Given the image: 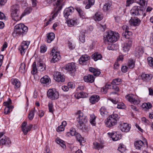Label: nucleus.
Wrapping results in <instances>:
<instances>
[{"label":"nucleus","mask_w":153,"mask_h":153,"mask_svg":"<svg viewBox=\"0 0 153 153\" xmlns=\"http://www.w3.org/2000/svg\"><path fill=\"white\" fill-rule=\"evenodd\" d=\"M119 38V34L115 33L111 30L106 31L104 36V42L106 44H109V43L114 42L117 41Z\"/></svg>","instance_id":"obj_1"},{"label":"nucleus","mask_w":153,"mask_h":153,"mask_svg":"<svg viewBox=\"0 0 153 153\" xmlns=\"http://www.w3.org/2000/svg\"><path fill=\"white\" fill-rule=\"evenodd\" d=\"M28 31V27L23 24L20 23L16 25L13 33V36L16 37L21 34L22 35L26 34Z\"/></svg>","instance_id":"obj_2"},{"label":"nucleus","mask_w":153,"mask_h":153,"mask_svg":"<svg viewBox=\"0 0 153 153\" xmlns=\"http://www.w3.org/2000/svg\"><path fill=\"white\" fill-rule=\"evenodd\" d=\"M119 119L118 114L113 113L108 116L105 120V123L106 126L108 128L112 127L117 124Z\"/></svg>","instance_id":"obj_3"},{"label":"nucleus","mask_w":153,"mask_h":153,"mask_svg":"<svg viewBox=\"0 0 153 153\" xmlns=\"http://www.w3.org/2000/svg\"><path fill=\"white\" fill-rule=\"evenodd\" d=\"M119 119L118 114L113 113L108 116L105 120V123L106 126L108 128L112 127L117 124Z\"/></svg>","instance_id":"obj_4"},{"label":"nucleus","mask_w":153,"mask_h":153,"mask_svg":"<svg viewBox=\"0 0 153 153\" xmlns=\"http://www.w3.org/2000/svg\"><path fill=\"white\" fill-rule=\"evenodd\" d=\"M36 63L34 62L32 65V74H36L37 70L42 71L45 69V67L44 65L43 62L41 61L37 62V68L36 66Z\"/></svg>","instance_id":"obj_5"},{"label":"nucleus","mask_w":153,"mask_h":153,"mask_svg":"<svg viewBox=\"0 0 153 153\" xmlns=\"http://www.w3.org/2000/svg\"><path fill=\"white\" fill-rule=\"evenodd\" d=\"M76 116L77 121L80 126L87 122V117L84 115L81 111L77 112Z\"/></svg>","instance_id":"obj_6"},{"label":"nucleus","mask_w":153,"mask_h":153,"mask_svg":"<svg viewBox=\"0 0 153 153\" xmlns=\"http://www.w3.org/2000/svg\"><path fill=\"white\" fill-rule=\"evenodd\" d=\"M47 96L51 100H55L58 98L59 94L56 90L50 89L47 91Z\"/></svg>","instance_id":"obj_7"},{"label":"nucleus","mask_w":153,"mask_h":153,"mask_svg":"<svg viewBox=\"0 0 153 153\" xmlns=\"http://www.w3.org/2000/svg\"><path fill=\"white\" fill-rule=\"evenodd\" d=\"M143 9L140 6H134L130 11V13L133 16H138L143 13Z\"/></svg>","instance_id":"obj_8"},{"label":"nucleus","mask_w":153,"mask_h":153,"mask_svg":"<svg viewBox=\"0 0 153 153\" xmlns=\"http://www.w3.org/2000/svg\"><path fill=\"white\" fill-rule=\"evenodd\" d=\"M135 97L134 94H131L127 95L125 98L128 101L134 105H137L140 103V101L139 99H136Z\"/></svg>","instance_id":"obj_9"},{"label":"nucleus","mask_w":153,"mask_h":153,"mask_svg":"<svg viewBox=\"0 0 153 153\" xmlns=\"http://www.w3.org/2000/svg\"><path fill=\"white\" fill-rule=\"evenodd\" d=\"M50 54L53 56L51 60V62H52L55 63L60 59L59 53L56 50L55 48L52 49Z\"/></svg>","instance_id":"obj_10"},{"label":"nucleus","mask_w":153,"mask_h":153,"mask_svg":"<svg viewBox=\"0 0 153 153\" xmlns=\"http://www.w3.org/2000/svg\"><path fill=\"white\" fill-rule=\"evenodd\" d=\"M134 144L136 149H143L147 148L148 146L147 143L146 141H145L144 142L140 140L137 141Z\"/></svg>","instance_id":"obj_11"},{"label":"nucleus","mask_w":153,"mask_h":153,"mask_svg":"<svg viewBox=\"0 0 153 153\" xmlns=\"http://www.w3.org/2000/svg\"><path fill=\"white\" fill-rule=\"evenodd\" d=\"M27 123L24 122L22 125V131L25 135H26L27 133L30 131L32 128L33 125L32 124H30L29 126H27Z\"/></svg>","instance_id":"obj_12"},{"label":"nucleus","mask_w":153,"mask_h":153,"mask_svg":"<svg viewBox=\"0 0 153 153\" xmlns=\"http://www.w3.org/2000/svg\"><path fill=\"white\" fill-rule=\"evenodd\" d=\"M76 66L75 63L73 62L68 63L65 66V69L68 71H69L71 73L73 74L76 70Z\"/></svg>","instance_id":"obj_13"},{"label":"nucleus","mask_w":153,"mask_h":153,"mask_svg":"<svg viewBox=\"0 0 153 153\" xmlns=\"http://www.w3.org/2000/svg\"><path fill=\"white\" fill-rule=\"evenodd\" d=\"M29 44L25 41H23L21 43L20 46L19 48V50L22 55H23L25 51L27 48Z\"/></svg>","instance_id":"obj_14"},{"label":"nucleus","mask_w":153,"mask_h":153,"mask_svg":"<svg viewBox=\"0 0 153 153\" xmlns=\"http://www.w3.org/2000/svg\"><path fill=\"white\" fill-rule=\"evenodd\" d=\"M54 79L57 82H63L65 81V77L63 75L59 72H56L54 75Z\"/></svg>","instance_id":"obj_15"},{"label":"nucleus","mask_w":153,"mask_h":153,"mask_svg":"<svg viewBox=\"0 0 153 153\" xmlns=\"http://www.w3.org/2000/svg\"><path fill=\"white\" fill-rule=\"evenodd\" d=\"M90 58V57L87 55H82L79 59V63L82 65H86Z\"/></svg>","instance_id":"obj_16"},{"label":"nucleus","mask_w":153,"mask_h":153,"mask_svg":"<svg viewBox=\"0 0 153 153\" xmlns=\"http://www.w3.org/2000/svg\"><path fill=\"white\" fill-rule=\"evenodd\" d=\"M143 53V49L142 47L137 46L135 49L134 55L136 57L140 58Z\"/></svg>","instance_id":"obj_17"},{"label":"nucleus","mask_w":153,"mask_h":153,"mask_svg":"<svg viewBox=\"0 0 153 153\" xmlns=\"http://www.w3.org/2000/svg\"><path fill=\"white\" fill-rule=\"evenodd\" d=\"M74 11V8L72 7H70L66 8L64 11V17L67 18L68 17L71 15Z\"/></svg>","instance_id":"obj_18"},{"label":"nucleus","mask_w":153,"mask_h":153,"mask_svg":"<svg viewBox=\"0 0 153 153\" xmlns=\"http://www.w3.org/2000/svg\"><path fill=\"white\" fill-rule=\"evenodd\" d=\"M130 127L127 123L121 122L120 124V128L123 132H128L130 129Z\"/></svg>","instance_id":"obj_19"},{"label":"nucleus","mask_w":153,"mask_h":153,"mask_svg":"<svg viewBox=\"0 0 153 153\" xmlns=\"http://www.w3.org/2000/svg\"><path fill=\"white\" fill-rule=\"evenodd\" d=\"M108 134L110 136L114 141H117L121 139V135L120 134H117V132L114 133L109 132Z\"/></svg>","instance_id":"obj_20"},{"label":"nucleus","mask_w":153,"mask_h":153,"mask_svg":"<svg viewBox=\"0 0 153 153\" xmlns=\"http://www.w3.org/2000/svg\"><path fill=\"white\" fill-rule=\"evenodd\" d=\"M140 21L137 17H132L129 20V22L131 25L136 26L138 25Z\"/></svg>","instance_id":"obj_21"},{"label":"nucleus","mask_w":153,"mask_h":153,"mask_svg":"<svg viewBox=\"0 0 153 153\" xmlns=\"http://www.w3.org/2000/svg\"><path fill=\"white\" fill-rule=\"evenodd\" d=\"M152 75L151 74H146L143 73L141 75L142 79L145 81L148 82L151 80L152 78Z\"/></svg>","instance_id":"obj_22"},{"label":"nucleus","mask_w":153,"mask_h":153,"mask_svg":"<svg viewBox=\"0 0 153 153\" xmlns=\"http://www.w3.org/2000/svg\"><path fill=\"white\" fill-rule=\"evenodd\" d=\"M40 82L43 84L48 85L51 82V80L48 76L45 75L41 79Z\"/></svg>","instance_id":"obj_23"},{"label":"nucleus","mask_w":153,"mask_h":153,"mask_svg":"<svg viewBox=\"0 0 153 153\" xmlns=\"http://www.w3.org/2000/svg\"><path fill=\"white\" fill-rule=\"evenodd\" d=\"M67 22L68 25L70 27L77 25L78 23L77 19L76 18L68 19Z\"/></svg>","instance_id":"obj_24"},{"label":"nucleus","mask_w":153,"mask_h":153,"mask_svg":"<svg viewBox=\"0 0 153 153\" xmlns=\"http://www.w3.org/2000/svg\"><path fill=\"white\" fill-rule=\"evenodd\" d=\"M64 0H56V7L55 10L56 11L60 10L62 7V6L64 5Z\"/></svg>","instance_id":"obj_25"},{"label":"nucleus","mask_w":153,"mask_h":153,"mask_svg":"<svg viewBox=\"0 0 153 153\" xmlns=\"http://www.w3.org/2000/svg\"><path fill=\"white\" fill-rule=\"evenodd\" d=\"M11 81L12 84L14 85L15 89H18L21 86L20 82L18 79H12Z\"/></svg>","instance_id":"obj_26"},{"label":"nucleus","mask_w":153,"mask_h":153,"mask_svg":"<svg viewBox=\"0 0 153 153\" xmlns=\"http://www.w3.org/2000/svg\"><path fill=\"white\" fill-rule=\"evenodd\" d=\"M0 143L1 145H10L11 144V141L10 139L9 138L6 137L2 138L0 140Z\"/></svg>","instance_id":"obj_27"},{"label":"nucleus","mask_w":153,"mask_h":153,"mask_svg":"<svg viewBox=\"0 0 153 153\" xmlns=\"http://www.w3.org/2000/svg\"><path fill=\"white\" fill-rule=\"evenodd\" d=\"M84 79L85 82L92 83L94 80V78L92 75L89 74L84 76Z\"/></svg>","instance_id":"obj_28"},{"label":"nucleus","mask_w":153,"mask_h":153,"mask_svg":"<svg viewBox=\"0 0 153 153\" xmlns=\"http://www.w3.org/2000/svg\"><path fill=\"white\" fill-rule=\"evenodd\" d=\"M100 99V97L98 95H93L90 97L89 100L90 102L93 104L96 102H97Z\"/></svg>","instance_id":"obj_29"},{"label":"nucleus","mask_w":153,"mask_h":153,"mask_svg":"<svg viewBox=\"0 0 153 153\" xmlns=\"http://www.w3.org/2000/svg\"><path fill=\"white\" fill-rule=\"evenodd\" d=\"M88 94L87 93L84 92L83 91H81L78 93H76L75 94V96L76 99H79L81 98H84L87 97L88 96Z\"/></svg>","instance_id":"obj_30"},{"label":"nucleus","mask_w":153,"mask_h":153,"mask_svg":"<svg viewBox=\"0 0 153 153\" xmlns=\"http://www.w3.org/2000/svg\"><path fill=\"white\" fill-rule=\"evenodd\" d=\"M55 36L53 33H51L47 34V42L48 43H51L55 38Z\"/></svg>","instance_id":"obj_31"},{"label":"nucleus","mask_w":153,"mask_h":153,"mask_svg":"<svg viewBox=\"0 0 153 153\" xmlns=\"http://www.w3.org/2000/svg\"><path fill=\"white\" fill-rule=\"evenodd\" d=\"M17 12L18 13H19V6L16 5L13 6L12 8L11 15L13 16L14 14L17 13Z\"/></svg>","instance_id":"obj_32"},{"label":"nucleus","mask_w":153,"mask_h":153,"mask_svg":"<svg viewBox=\"0 0 153 153\" xmlns=\"http://www.w3.org/2000/svg\"><path fill=\"white\" fill-rule=\"evenodd\" d=\"M12 19L16 21H18L20 20L22 18V15L21 16L19 15V13L17 12L15 14H14L13 16L11 15Z\"/></svg>","instance_id":"obj_33"},{"label":"nucleus","mask_w":153,"mask_h":153,"mask_svg":"<svg viewBox=\"0 0 153 153\" xmlns=\"http://www.w3.org/2000/svg\"><path fill=\"white\" fill-rule=\"evenodd\" d=\"M92 58L95 61L100 59L102 58L101 55L98 53H95L92 55Z\"/></svg>","instance_id":"obj_34"},{"label":"nucleus","mask_w":153,"mask_h":153,"mask_svg":"<svg viewBox=\"0 0 153 153\" xmlns=\"http://www.w3.org/2000/svg\"><path fill=\"white\" fill-rule=\"evenodd\" d=\"M56 141L57 144H59L63 148H66V146L65 144V142L63 140L59 138H57L56 140Z\"/></svg>","instance_id":"obj_35"},{"label":"nucleus","mask_w":153,"mask_h":153,"mask_svg":"<svg viewBox=\"0 0 153 153\" xmlns=\"http://www.w3.org/2000/svg\"><path fill=\"white\" fill-rule=\"evenodd\" d=\"M152 106L151 104L149 102L143 103L142 105V108L145 110L151 108Z\"/></svg>","instance_id":"obj_36"},{"label":"nucleus","mask_w":153,"mask_h":153,"mask_svg":"<svg viewBox=\"0 0 153 153\" xmlns=\"http://www.w3.org/2000/svg\"><path fill=\"white\" fill-rule=\"evenodd\" d=\"M128 66L130 68H133L135 66V61L132 59H129L128 62Z\"/></svg>","instance_id":"obj_37"},{"label":"nucleus","mask_w":153,"mask_h":153,"mask_svg":"<svg viewBox=\"0 0 153 153\" xmlns=\"http://www.w3.org/2000/svg\"><path fill=\"white\" fill-rule=\"evenodd\" d=\"M76 137L77 141L80 143H84L85 142L84 138L79 133L76 134Z\"/></svg>","instance_id":"obj_38"},{"label":"nucleus","mask_w":153,"mask_h":153,"mask_svg":"<svg viewBox=\"0 0 153 153\" xmlns=\"http://www.w3.org/2000/svg\"><path fill=\"white\" fill-rule=\"evenodd\" d=\"M102 18L103 17L102 15L97 13L95 14L94 17V20L96 21H101L102 19Z\"/></svg>","instance_id":"obj_39"},{"label":"nucleus","mask_w":153,"mask_h":153,"mask_svg":"<svg viewBox=\"0 0 153 153\" xmlns=\"http://www.w3.org/2000/svg\"><path fill=\"white\" fill-rule=\"evenodd\" d=\"M132 35V32L128 30L123 33V36L128 39H130V37Z\"/></svg>","instance_id":"obj_40"},{"label":"nucleus","mask_w":153,"mask_h":153,"mask_svg":"<svg viewBox=\"0 0 153 153\" xmlns=\"http://www.w3.org/2000/svg\"><path fill=\"white\" fill-rule=\"evenodd\" d=\"M121 79H115L113 80L111 82V84L114 85H118L121 84Z\"/></svg>","instance_id":"obj_41"},{"label":"nucleus","mask_w":153,"mask_h":153,"mask_svg":"<svg viewBox=\"0 0 153 153\" xmlns=\"http://www.w3.org/2000/svg\"><path fill=\"white\" fill-rule=\"evenodd\" d=\"M87 3V4L85 7V8L86 9H89L94 4V0H88Z\"/></svg>","instance_id":"obj_42"},{"label":"nucleus","mask_w":153,"mask_h":153,"mask_svg":"<svg viewBox=\"0 0 153 153\" xmlns=\"http://www.w3.org/2000/svg\"><path fill=\"white\" fill-rule=\"evenodd\" d=\"M96 117L94 114H92L90 115V123L93 125H94L95 124Z\"/></svg>","instance_id":"obj_43"},{"label":"nucleus","mask_w":153,"mask_h":153,"mask_svg":"<svg viewBox=\"0 0 153 153\" xmlns=\"http://www.w3.org/2000/svg\"><path fill=\"white\" fill-rule=\"evenodd\" d=\"M76 132L75 129L74 128H72L70 130V132H68L67 133L66 135L68 136H69L70 135H71L72 136L75 135L76 134Z\"/></svg>","instance_id":"obj_44"},{"label":"nucleus","mask_w":153,"mask_h":153,"mask_svg":"<svg viewBox=\"0 0 153 153\" xmlns=\"http://www.w3.org/2000/svg\"><path fill=\"white\" fill-rule=\"evenodd\" d=\"M25 65L24 63H21L19 69V71L21 73H24L25 71Z\"/></svg>","instance_id":"obj_45"},{"label":"nucleus","mask_w":153,"mask_h":153,"mask_svg":"<svg viewBox=\"0 0 153 153\" xmlns=\"http://www.w3.org/2000/svg\"><path fill=\"white\" fill-rule=\"evenodd\" d=\"M75 9L78 12L80 17H82L84 16L85 13L80 7H76Z\"/></svg>","instance_id":"obj_46"},{"label":"nucleus","mask_w":153,"mask_h":153,"mask_svg":"<svg viewBox=\"0 0 153 153\" xmlns=\"http://www.w3.org/2000/svg\"><path fill=\"white\" fill-rule=\"evenodd\" d=\"M85 32H82L80 34L79 37V41L82 43L85 41Z\"/></svg>","instance_id":"obj_47"},{"label":"nucleus","mask_w":153,"mask_h":153,"mask_svg":"<svg viewBox=\"0 0 153 153\" xmlns=\"http://www.w3.org/2000/svg\"><path fill=\"white\" fill-rule=\"evenodd\" d=\"M118 150L122 153H123L126 150L125 146L123 144H120L118 148Z\"/></svg>","instance_id":"obj_48"},{"label":"nucleus","mask_w":153,"mask_h":153,"mask_svg":"<svg viewBox=\"0 0 153 153\" xmlns=\"http://www.w3.org/2000/svg\"><path fill=\"white\" fill-rule=\"evenodd\" d=\"M147 60L149 66L153 68V58L149 56L148 57Z\"/></svg>","instance_id":"obj_49"},{"label":"nucleus","mask_w":153,"mask_h":153,"mask_svg":"<svg viewBox=\"0 0 153 153\" xmlns=\"http://www.w3.org/2000/svg\"><path fill=\"white\" fill-rule=\"evenodd\" d=\"M32 9L31 8H27L25 10L24 12L22 13V17L26 14L29 13L31 11Z\"/></svg>","instance_id":"obj_50"},{"label":"nucleus","mask_w":153,"mask_h":153,"mask_svg":"<svg viewBox=\"0 0 153 153\" xmlns=\"http://www.w3.org/2000/svg\"><path fill=\"white\" fill-rule=\"evenodd\" d=\"M111 7V4L109 3H105L103 7V10L104 11H108L110 9Z\"/></svg>","instance_id":"obj_51"},{"label":"nucleus","mask_w":153,"mask_h":153,"mask_svg":"<svg viewBox=\"0 0 153 153\" xmlns=\"http://www.w3.org/2000/svg\"><path fill=\"white\" fill-rule=\"evenodd\" d=\"M100 113L102 116H105L107 114V111L106 109L104 107H102L100 110Z\"/></svg>","instance_id":"obj_52"},{"label":"nucleus","mask_w":153,"mask_h":153,"mask_svg":"<svg viewBox=\"0 0 153 153\" xmlns=\"http://www.w3.org/2000/svg\"><path fill=\"white\" fill-rule=\"evenodd\" d=\"M94 145L96 149H99L103 148V146L102 144L96 142L94 143Z\"/></svg>","instance_id":"obj_53"},{"label":"nucleus","mask_w":153,"mask_h":153,"mask_svg":"<svg viewBox=\"0 0 153 153\" xmlns=\"http://www.w3.org/2000/svg\"><path fill=\"white\" fill-rule=\"evenodd\" d=\"M34 115V111H31L28 114V117L29 120H32L33 118Z\"/></svg>","instance_id":"obj_54"},{"label":"nucleus","mask_w":153,"mask_h":153,"mask_svg":"<svg viewBox=\"0 0 153 153\" xmlns=\"http://www.w3.org/2000/svg\"><path fill=\"white\" fill-rule=\"evenodd\" d=\"M48 107L49 111L51 113H53V103L52 102H49L48 104Z\"/></svg>","instance_id":"obj_55"},{"label":"nucleus","mask_w":153,"mask_h":153,"mask_svg":"<svg viewBox=\"0 0 153 153\" xmlns=\"http://www.w3.org/2000/svg\"><path fill=\"white\" fill-rule=\"evenodd\" d=\"M128 39L126 41V42L124 44L127 46L131 47L132 45V43L133 42V39Z\"/></svg>","instance_id":"obj_56"},{"label":"nucleus","mask_w":153,"mask_h":153,"mask_svg":"<svg viewBox=\"0 0 153 153\" xmlns=\"http://www.w3.org/2000/svg\"><path fill=\"white\" fill-rule=\"evenodd\" d=\"M108 89V87H107V85H105L104 87L101 88V91L102 93L105 94L107 93Z\"/></svg>","instance_id":"obj_57"},{"label":"nucleus","mask_w":153,"mask_h":153,"mask_svg":"<svg viewBox=\"0 0 153 153\" xmlns=\"http://www.w3.org/2000/svg\"><path fill=\"white\" fill-rule=\"evenodd\" d=\"M125 107L124 104L122 102L119 103L117 106V108L119 109H124Z\"/></svg>","instance_id":"obj_58"},{"label":"nucleus","mask_w":153,"mask_h":153,"mask_svg":"<svg viewBox=\"0 0 153 153\" xmlns=\"http://www.w3.org/2000/svg\"><path fill=\"white\" fill-rule=\"evenodd\" d=\"M146 0H139L138 3L140 5L143 6L146 4Z\"/></svg>","instance_id":"obj_59"},{"label":"nucleus","mask_w":153,"mask_h":153,"mask_svg":"<svg viewBox=\"0 0 153 153\" xmlns=\"http://www.w3.org/2000/svg\"><path fill=\"white\" fill-rule=\"evenodd\" d=\"M130 48V47L124 44V45L123 47V50L125 52H126L129 51Z\"/></svg>","instance_id":"obj_60"},{"label":"nucleus","mask_w":153,"mask_h":153,"mask_svg":"<svg viewBox=\"0 0 153 153\" xmlns=\"http://www.w3.org/2000/svg\"><path fill=\"white\" fill-rule=\"evenodd\" d=\"M40 52L42 53H44L46 51L47 48L45 45H43L40 47Z\"/></svg>","instance_id":"obj_61"},{"label":"nucleus","mask_w":153,"mask_h":153,"mask_svg":"<svg viewBox=\"0 0 153 153\" xmlns=\"http://www.w3.org/2000/svg\"><path fill=\"white\" fill-rule=\"evenodd\" d=\"M64 127L62 126V125H60L57 127L56 131L57 132H60L64 131Z\"/></svg>","instance_id":"obj_62"},{"label":"nucleus","mask_w":153,"mask_h":153,"mask_svg":"<svg viewBox=\"0 0 153 153\" xmlns=\"http://www.w3.org/2000/svg\"><path fill=\"white\" fill-rule=\"evenodd\" d=\"M128 69V67L126 66H123L121 68V71L123 73H126Z\"/></svg>","instance_id":"obj_63"},{"label":"nucleus","mask_w":153,"mask_h":153,"mask_svg":"<svg viewBox=\"0 0 153 153\" xmlns=\"http://www.w3.org/2000/svg\"><path fill=\"white\" fill-rule=\"evenodd\" d=\"M4 105L6 107L8 106L10 104H11V101L10 99L9 98L8 101L7 102H4Z\"/></svg>","instance_id":"obj_64"}]
</instances>
